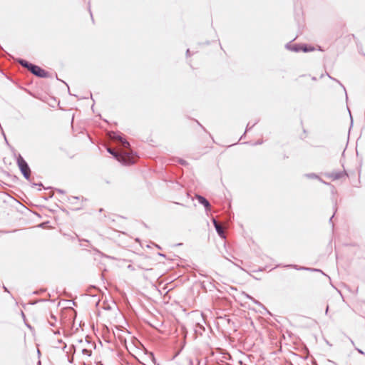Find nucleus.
Segmentation results:
<instances>
[{
  "label": "nucleus",
  "mask_w": 365,
  "mask_h": 365,
  "mask_svg": "<svg viewBox=\"0 0 365 365\" xmlns=\"http://www.w3.org/2000/svg\"><path fill=\"white\" fill-rule=\"evenodd\" d=\"M16 62L29 70L33 75L38 78H48L51 77V75L48 71L24 58H17L16 59Z\"/></svg>",
  "instance_id": "f257e3e1"
},
{
  "label": "nucleus",
  "mask_w": 365,
  "mask_h": 365,
  "mask_svg": "<svg viewBox=\"0 0 365 365\" xmlns=\"http://www.w3.org/2000/svg\"><path fill=\"white\" fill-rule=\"evenodd\" d=\"M16 164L21 174L24 173H31V170L26 160L23 158L20 153H14Z\"/></svg>",
  "instance_id": "f03ea898"
},
{
  "label": "nucleus",
  "mask_w": 365,
  "mask_h": 365,
  "mask_svg": "<svg viewBox=\"0 0 365 365\" xmlns=\"http://www.w3.org/2000/svg\"><path fill=\"white\" fill-rule=\"evenodd\" d=\"M277 267H286V268H292V269H294L296 270H305V271H309V272H321L322 274L324 275H326L324 274V272L320 269H318V268H312V267H301V266H299L297 264H279L277 265Z\"/></svg>",
  "instance_id": "7ed1b4c3"
},
{
  "label": "nucleus",
  "mask_w": 365,
  "mask_h": 365,
  "mask_svg": "<svg viewBox=\"0 0 365 365\" xmlns=\"http://www.w3.org/2000/svg\"><path fill=\"white\" fill-rule=\"evenodd\" d=\"M288 51L295 53L304 52L309 53L318 50L319 51L324 52L325 50L324 47H285Z\"/></svg>",
  "instance_id": "20e7f679"
},
{
  "label": "nucleus",
  "mask_w": 365,
  "mask_h": 365,
  "mask_svg": "<svg viewBox=\"0 0 365 365\" xmlns=\"http://www.w3.org/2000/svg\"><path fill=\"white\" fill-rule=\"evenodd\" d=\"M324 175L328 178H331L333 180H337L342 178L344 176H348V174L345 170L343 171H336L332 173H325Z\"/></svg>",
  "instance_id": "39448f33"
},
{
  "label": "nucleus",
  "mask_w": 365,
  "mask_h": 365,
  "mask_svg": "<svg viewBox=\"0 0 365 365\" xmlns=\"http://www.w3.org/2000/svg\"><path fill=\"white\" fill-rule=\"evenodd\" d=\"M212 222L218 236L221 239H225V235L224 233L223 228L221 227L220 225L218 224L217 220L215 218L212 219Z\"/></svg>",
  "instance_id": "423d86ee"
},
{
  "label": "nucleus",
  "mask_w": 365,
  "mask_h": 365,
  "mask_svg": "<svg viewBox=\"0 0 365 365\" xmlns=\"http://www.w3.org/2000/svg\"><path fill=\"white\" fill-rule=\"evenodd\" d=\"M113 137L120 140L125 146H129V143L125 138L124 135L119 131L114 133Z\"/></svg>",
  "instance_id": "0eeeda50"
},
{
  "label": "nucleus",
  "mask_w": 365,
  "mask_h": 365,
  "mask_svg": "<svg viewBox=\"0 0 365 365\" xmlns=\"http://www.w3.org/2000/svg\"><path fill=\"white\" fill-rule=\"evenodd\" d=\"M197 200L198 203L203 205L205 210H207L210 205L209 201L204 196L198 195H197Z\"/></svg>",
  "instance_id": "6e6552de"
},
{
  "label": "nucleus",
  "mask_w": 365,
  "mask_h": 365,
  "mask_svg": "<svg viewBox=\"0 0 365 365\" xmlns=\"http://www.w3.org/2000/svg\"><path fill=\"white\" fill-rule=\"evenodd\" d=\"M195 334L202 335V333L205 331V327L200 323H196L194 327Z\"/></svg>",
  "instance_id": "1a4fd4ad"
},
{
  "label": "nucleus",
  "mask_w": 365,
  "mask_h": 365,
  "mask_svg": "<svg viewBox=\"0 0 365 365\" xmlns=\"http://www.w3.org/2000/svg\"><path fill=\"white\" fill-rule=\"evenodd\" d=\"M327 76L332 81H336V83H338L340 86L343 88V90L345 92V95H346V100L347 101L348 100V96H347V93H346V88L345 86L340 82V81H339L338 79L331 76L329 73H327Z\"/></svg>",
  "instance_id": "9d476101"
},
{
  "label": "nucleus",
  "mask_w": 365,
  "mask_h": 365,
  "mask_svg": "<svg viewBox=\"0 0 365 365\" xmlns=\"http://www.w3.org/2000/svg\"><path fill=\"white\" fill-rule=\"evenodd\" d=\"M106 151L110 154L113 158L115 159V160H119V155L117 152H115L114 150H113L112 148H106Z\"/></svg>",
  "instance_id": "9b49d317"
},
{
  "label": "nucleus",
  "mask_w": 365,
  "mask_h": 365,
  "mask_svg": "<svg viewBox=\"0 0 365 365\" xmlns=\"http://www.w3.org/2000/svg\"><path fill=\"white\" fill-rule=\"evenodd\" d=\"M192 119L195 122H196V123H197V125H199V126L202 129V130H203L205 133H207V134L209 135V136L212 138V141H213L214 143H215V140H214V138H213L212 135H211V133H209V132L207 130V129H206V128H205V127H204V126H203V125H202V124H201V123H200L197 119H194V118H192Z\"/></svg>",
  "instance_id": "f8f14e48"
},
{
  "label": "nucleus",
  "mask_w": 365,
  "mask_h": 365,
  "mask_svg": "<svg viewBox=\"0 0 365 365\" xmlns=\"http://www.w3.org/2000/svg\"><path fill=\"white\" fill-rule=\"evenodd\" d=\"M304 177H306L308 179H315L318 180L320 178L319 175L314 173H309L304 174Z\"/></svg>",
  "instance_id": "ddd939ff"
},
{
  "label": "nucleus",
  "mask_w": 365,
  "mask_h": 365,
  "mask_svg": "<svg viewBox=\"0 0 365 365\" xmlns=\"http://www.w3.org/2000/svg\"><path fill=\"white\" fill-rule=\"evenodd\" d=\"M50 317L51 319H53V322L48 321V324L51 327H55L56 322H57V317L52 313H51Z\"/></svg>",
  "instance_id": "4468645a"
},
{
  "label": "nucleus",
  "mask_w": 365,
  "mask_h": 365,
  "mask_svg": "<svg viewBox=\"0 0 365 365\" xmlns=\"http://www.w3.org/2000/svg\"><path fill=\"white\" fill-rule=\"evenodd\" d=\"M252 302H253L255 304L261 307L263 309H264L269 314H270L269 310L266 308V307L262 304L260 302H259L258 300H257L256 299H255V300H251Z\"/></svg>",
  "instance_id": "2eb2a0df"
},
{
  "label": "nucleus",
  "mask_w": 365,
  "mask_h": 365,
  "mask_svg": "<svg viewBox=\"0 0 365 365\" xmlns=\"http://www.w3.org/2000/svg\"><path fill=\"white\" fill-rule=\"evenodd\" d=\"M333 208H334V214L332 215V216H331V217L329 218V223H331V224H333V222H332V219H333V217H334V216L335 213H336V211H337V206H336V201L334 202V207H333ZM333 225H332V226H333Z\"/></svg>",
  "instance_id": "dca6fc26"
},
{
  "label": "nucleus",
  "mask_w": 365,
  "mask_h": 365,
  "mask_svg": "<svg viewBox=\"0 0 365 365\" xmlns=\"http://www.w3.org/2000/svg\"><path fill=\"white\" fill-rule=\"evenodd\" d=\"M259 121V119H257L255 123L252 125H250V123H248L247 126H246V128H245V133L250 131L257 123H258V122Z\"/></svg>",
  "instance_id": "f3484780"
},
{
  "label": "nucleus",
  "mask_w": 365,
  "mask_h": 365,
  "mask_svg": "<svg viewBox=\"0 0 365 365\" xmlns=\"http://www.w3.org/2000/svg\"><path fill=\"white\" fill-rule=\"evenodd\" d=\"M68 201H69L71 203L74 204L76 201L79 200V197L77 196H70L67 197Z\"/></svg>",
  "instance_id": "a211bd4d"
},
{
  "label": "nucleus",
  "mask_w": 365,
  "mask_h": 365,
  "mask_svg": "<svg viewBox=\"0 0 365 365\" xmlns=\"http://www.w3.org/2000/svg\"><path fill=\"white\" fill-rule=\"evenodd\" d=\"M30 173H24V174H22V175L24 176V178L27 180L29 181V182H31V180H34V178H31L29 175Z\"/></svg>",
  "instance_id": "6ab92c4d"
},
{
  "label": "nucleus",
  "mask_w": 365,
  "mask_h": 365,
  "mask_svg": "<svg viewBox=\"0 0 365 365\" xmlns=\"http://www.w3.org/2000/svg\"><path fill=\"white\" fill-rule=\"evenodd\" d=\"M30 173H24V174H22V175L24 176V178L27 180L29 181V182H31V180H34V178H31L29 175Z\"/></svg>",
  "instance_id": "aec40b11"
},
{
  "label": "nucleus",
  "mask_w": 365,
  "mask_h": 365,
  "mask_svg": "<svg viewBox=\"0 0 365 365\" xmlns=\"http://www.w3.org/2000/svg\"><path fill=\"white\" fill-rule=\"evenodd\" d=\"M82 354L84 355H87L88 356H91L92 355V350L88 349H83Z\"/></svg>",
  "instance_id": "412c9836"
},
{
  "label": "nucleus",
  "mask_w": 365,
  "mask_h": 365,
  "mask_svg": "<svg viewBox=\"0 0 365 365\" xmlns=\"http://www.w3.org/2000/svg\"><path fill=\"white\" fill-rule=\"evenodd\" d=\"M242 294L250 300H255V298L252 296H251L250 294H249L248 293H247L245 292H242Z\"/></svg>",
  "instance_id": "4be33fe9"
},
{
  "label": "nucleus",
  "mask_w": 365,
  "mask_h": 365,
  "mask_svg": "<svg viewBox=\"0 0 365 365\" xmlns=\"http://www.w3.org/2000/svg\"><path fill=\"white\" fill-rule=\"evenodd\" d=\"M178 163H179V164H180L181 165H183V166H187V165H188V163H187L185 160H184V159H182V158H180V159L178 160Z\"/></svg>",
  "instance_id": "5701e85b"
},
{
  "label": "nucleus",
  "mask_w": 365,
  "mask_h": 365,
  "mask_svg": "<svg viewBox=\"0 0 365 365\" xmlns=\"http://www.w3.org/2000/svg\"><path fill=\"white\" fill-rule=\"evenodd\" d=\"M197 51H191L190 48H187L186 50V52H185V55H186V57L188 58L190 57L191 55L194 54L195 53H196Z\"/></svg>",
  "instance_id": "b1692460"
},
{
  "label": "nucleus",
  "mask_w": 365,
  "mask_h": 365,
  "mask_svg": "<svg viewBox=\"0 0 365 365\" xmlns=\"http://www.w3.org/2000/svg\"><path fill=\"white\" fill-rule=\"evenodd\" d=\"M285 46H309V45L307 44V43H294V44H292V41H289V43H287L285 44Z\"/></svg>",
  "instance_id": "393cba45"
},
{
  "label": "nucleus",
  "mask_w": 365,
  "mask_h": 365,
  "mask_svg": "<svg viewBox=\"0 0 365 365\" xmlns=\"http://www.w3.org/2000/svg\"><path fill=\"white\" fill-rule=\"evenodd\" d=\"M56 79H57L58 81H61L62 83H63L67 86V88H68V91L69 95L72 96V94H71V92H70V90H69V87H68V83H67L66 81H63V80H61V79L59 78V77H58V76H57V75H56Z\"/></svg>",
  "instance_id": "a878e982"
},
{
  "label": "nucleus",
  "mask_w": 365,
  "mask_h": 365,
  "mask_svg": "<svg viewBox=\"0 0 365 365\" xmlns=\"http://www.w3.org/2000/svg\"><path fill=\"white\" fill-rule=\"evenodd\" d=\"M331 187V192L332 195H334L336 193V189L334 185H330L329 186Z\"/></svg>",
  "instance_id": "bb28decb"
},
{
  "label": "nucleus",
  "mask_w": 365,
  "mask_h": 365,
  "mask_svg": "<svg viewBox=\"0 0 365 365\" xmlns=\"http://www.w3.org/2000/svg\"><path fill=\"white\" fill-rule=\"evenodd\" d=\"M348 110H349V116H350V119H351V123H350V127H349V130H350L351 128L353 126L354 120H353V118H352L351 111H350V110L349 108H348Z\"/></svg>",
  "instance_id": "cd10ccee"
},
{
  "label": "nucleus",
  "mask_w": 365,
  "mask_h": 365,
  "mask_svg": "<svg viewBox=\"0 0 365 365\" xmlns=\"http://www.w3.org/2000/svg\"><path fill=\"white\" fill-rule=\"evenodd\" d=\"M319 181L321 182L322 183L326 185H328V186H330V185H331L330 182H326L324 181L322 178H319Z\"/></svg>",
  "instance_id": "c85d7f7f"
},
{
  "label": "nucleus",
  "mask_w": 365,
  "mask_h": 365,
  "mask_svg": "<svg viewBox=\"0 0 365 365\" xmlns=\"http://www.w3.org/2000/svg\"><path fill=\"white\" fill-rule=\"evenodd\" d=\"M55 190H56V192H58L60 194H65L66 193V191L64 190H63V189L56 188Z\"/></svg>",
  "instance_id": "c756f323"
},
{
  "label": "nucleus",
  "mask_w": 365,
  "mask_h": 365,
  "mask_svg": "<svg viewBox=\"0 0 365 365\" xmlns=\"http://www.w3.org/2000/svg\"><path fill=\"white\" fill-rule=\"evenodd\" d=\"M307 76H309V75H307V74H302V75H300L298 76V78H297L295 79V81H298L299 78H304V77H307Z\"/></svg>",
  "instance_id": "7c9ffc66"
},
{
  "label": "nucleus",
  "mask_w": 365,
  "mask_h": 365,
  "mask_svg": "<svg viewBox=\"0 0 365 365\" xmlns=\"http://www.w3.org/2000/svg\"><path fill=\"white\" fill-rule=\"evenodd\" d=\"M45 292V290H44L43 289H39V290L35 291V292H34V294H41V293H43V292Z\"/></svg>",
  "instance_id": "2f4dec72"
},
{
  "label": "nucleus",
  "mask_w": 365,
  "mask_h": 365,
  "mask_svg": "<svg viewBox=\"0 0 365 365\" xmlns=\"http://www.w3.org/2000/svg\"><path fill=\"white\" fill-rule=\"evenodd\" d=\"M68 361L70 364H73L74 361V357L73 356H68Z\"/></svg>",
  "instance_id": "473e14b6"
},
{
  "label": "nucleus",
  "mask_w": 365,
  "mask_h": 365,
  "mask_svg": "<svg viewBox=\"0 0 365 365\" xmlns=\"http://www.w3.org/2000/svg\"><path fill=\"white\" fill-rule=\"evenodd\" d=\"M356 350L358 351V353L365 356V352L363 351L361 349H360L359 348H356Z\"/></svg>",
  "instance_id": "72a5a7b5"
},
{
  "label": "nucleus",
  "mask_w": 365,
  "mask_h": 365,
  "mask_svg": "<svg viewBox=\"0 0 365 365\" xmlns=\"http://www.w3.org/2000/svg\"><path fill=\"white\" fill-rule=\"evenodd\" d=\"M25 323V325L29 329H32L33 327H31V325L29 323L26 322V321L24 322Z\"/></svg>",
  "instance_id": "f704fd0d"
},
{
  "label": "nucleus",
  "mask_w": 365,
  "mask_h": 365,
  "mask_svg": "<svg viewBox=\"0 0 365 365\" xmlns=\"http://www.w3.org/2000/svg\"><path fill=\"white\" fill-rule=\"evenodd\" d=\"M21 317H22V318H23L24 322L26 321V315H25V314L22 311H21Z\"/></svg>",
  "instance_id": "c9c22d12"
},
{
  "label": "nucleus",
  "mask_w": 365,
  "mask_h": 365,
  "mask_svg": "<svg viewBox=\"0 0 365 365\" xmlns=\"http://www.w3.org/2000/svg\"><path fill=\"white\" fill-rule=\"evenodd\" d=\"M3 135H4V139H5V141H6V144H7L8 145H9V142H8V140H7V138H6V135L4 134V132H3Z\"/></svg>",
  "instance_id": "e433bc0d"
},
{
  "label": "nucleus",
  "mask_w": 365,
  "mask_h": 365,
  "mask_svg": "<svg viewBox=\"0 0 365 365\" xmlns=\"http://www.w3.org/2000/svg\"><path fill=\"white\" fill-rule=\"evenodd\" d=\"M262 143V140H257L256 143H255L254 145H261Z\"/></svg>",
  "instance_id": "4c0bfd02"
},
{
  "label": "nucleus",
  "mask_w": 365,
  "mask_h": 365,
  "mask_svg": "<svg viewBox=\"0 0 365 365\" xmlns=\"http://www.w3.org/2000/svg\"><path fill=\"white\" fill-rule=\"evenodd\" d=\"M3 289H4V292L9 293L8 288L6 287H5L4 285H3Z\"/></svg>",
  "instance_id": "58836bf2"
},
{
  "label": "nucleus",
  "mask_w": 365,
  "mask_h": 365,
  "mask_svg": "<svg viewBox=\"0 0 365 365\" xmlns=\"http://www.w3.org/2000/svg\"><path fill=\"white\" fill-rule=\"evenodd\" d=\"M30 183L31 184V186L33 187H36V182H33V180H31V182H30Z\"/></svg>",
  "instance_id": "ea45409f"
},
{
  "label": "nucleus",
  "mask_w": 365,
  "mask_h": 365,
  "mask_svg": "<svg viewBox=\"0 0 365 365\" xmlns=\"http://www.w3.org/2000/svg\"><path fill=\"white\" fill-rule=\"evenodd\" d=\"M158 255L161 256V257H165V254H163V253H161V252H158Z\"/></svg>",
  "instance_id": "a19ab883"
},
{
  "label": "nucleus",
  "mask_w": 365,
  "mask_h": 365,
  "mask_svg": "<svg viewBox=\"0 0 365 365\" xmlns=\"http://www.w3.org/2000/svg\"><path fill=\"white\" fill-rule=\"evenodd\" d=\"M96 365H103V362L101 361H96Z\"/></svg>",
  "instance_id": "79ce46f5"
},
{
  "label": "nucleus",
  "mask_w": 365,
  "mask_h": 365,
  "mask_svg": "<svg viewBox=\"0 0 365 365\" xmlns=\"http://www.w3.org/2000/svg\"><path fill=\"white\" fill-rule=\"evenodd\" d=\"M53 197V195H49L48 196L44 197L45 200H48V198H51Z\"/></svg>",
  "instance_id": "37998d69"
},
{
  "label": "nucleus",
  "mask_w": 365,
  "mask_h": 365,
  "mask_svg": "<svg viewBox=\"0 0 365 365\" xmlns=\"http://www.w3.org/2000/svg\"><path fill=\"white\" fill-rule=\"evenodd\" d=\"M36 186L43 187V184L41 182H36Z\"/></svg>",
  "instance_id": "c03bdc74"
},
{
  "label": "nucleus",
  "mask_w": 365,
  "mask_h": 365,
  "mask_svg": "<svg viewBox=\"0 0 365 365\" xmlns=\"http://www.w3.org/2000/svg\"><path fill=\"white\" fill-rule=\"evenodd\" d=\"M153 245H155L158 249H159V250H161V249H162V248H161V247H160V245H157V244H155V243H153Z\"/></svg>",
  "instance_id": "a18cd8bd"
},
{
  "label": "nucleus",
  "mask_w": 365,
  "mask_h": 365,
  "mask_svg": "<svg viewBox=\"0 0 365 365\" xmlns=\"http://www.w3.org/2000/svg\"><path fill=\"white\" fill-rule=\"evenodd\" d=\"M100 253H101V255L103 257H107V258H111L110 257H109V256H108V255H104V254H103V253H102V252H100Z\"/></svg>",
  "instance_id": "49530a36"
},
{
  "label": "nucleus",
  "mask_w": 365,
  "mask_h": 365,
  "mask_svg": "<svg viewBox=\"0 0 365 365\" xmlns=\"http://www.w3.org/2000/svg\"><path fill=\"white\" fill-rule=\"evenodd\" d=\"M312 81H317V77H315V76H312Z\"/></svg>",
  "instance_id": "de8ad7c7"
},
{
  "label": "nucleus",
  "mask_w": 365,
  "mask_h": 365,
  "mask_svg": "<svg viewBox=\"0 0 365 365\" xmlns=\"http://www.w3.org/2000/svg\"><path fill=\"white\" fill-rule=\"evenodd\" d=\"M245 135H246V133L245 132L240 137V140H242V138H244L245 137Z\"/></svg>",
  "instance_id": "09e8293b"
},
{
  "label": "nucleus",
  "mask_w": 365,
  "mask_h": 365,
  "mask_svg": "<svg viewBox=\"0 0 365 365\" xmlns=\"http://www.w3.org/2000/svg\"><path fill=\"white\" fill-rule=\"evenodd\" d=\"M61 210L63 212H66L67 214L68 213V212L66 209H64V208H61Z\"/></svg>",
  "instance_id": "8fccbe9b"
},
{
  "label": "nucleus",
  "mask_w": 365,
  "mask_h": 365,
  "mask_svg": "<svg viewBox=\"0 0 365 365\" xmlns=\"http://www.w3.org/2000/svg\"><path fill=\"white\" fill-rule=\"evenodd\" d=\"M328 311H329V306L327 305V308H326V311H325L326 314L328 313Z\"/></svg>",
  "instance_id": "3c124183"
},
{
  "label": "nucleus",
  "mask_w": 365,
  "mask_h": 365,
  "mask_svg": "<svg viewBox=\"0 0 365 365\" xmlns=\"http://www.w3.org/2000/svg\"><path fill=\"white\" fill-rule=\"evenodd\" d=\"M142 224L143 225V226H144L145 227H146V228H148V225H147L144 222H142Z\"/></svg>",
  "instance_id": "603ef678"
},
{
  "label": "nucleus",
  "mask_w": 365,
  "mask_h": 365,
  "mask_svg": "<svg viewBox=\"0 0 365 365\" xmlns=\"http://www.w3.org/2000/svg\"><path fill=\"white\" fill-rule=\"evenodd\" d=\"M105 309L110 310V309H111V307H110V306H108L107 307L105 308Z\"/></svg>",
  "instance_id": "864d4df0"
},
{
  "label": "nucleus",
  "mask_w": 365,
  "mask_h": 365,
  "mask_svg": "<svg viewBox=\"0 0 365 365\" xmlns=\"http://www.w3.org/2000/svg\"><path fill=\"white\" fill-rule=\"evenodd\" d=\"M359 53L363 54L364 56H365V54L362 52V50H361V49H360V50L359 51Z\"/></svg>",
  "instance_id": "5fc2aeb1"
},
{
  "label": "nucleus",
  "mask_w": 365,
  "mask_h": 365,
  "mask_svg": "<svg viewBox=\"0 0 365 365\" xmlns=\"http://www.w3.org/2000/svg\"><path fill=\"white\" fill-rule=\"evenodd\" d=\"M58 343H63V340L61 339H58Z\"/></svg>",
  "instance_id": "6e6d98bb"
},
{
  "label": "nucleus",
  "mask_w": 365,
  "mask_h": 365,
  "mask_svg": "<svg viewBox=\"0 0 365 365\" xmlns=\"http://www.w3.org/2000/svg\"><path fill=\"white\" fill-rule=\"evenodd\" d=\"M347 38H348L349 39L354 38V36H347Z\"/></svg>",
  "instance_id": "4d7b16f0"
},
{
  "label": "nucleus",
  "mask_w": 365,
  "mask_h": 365,
  "mask_svg": "<svg viewBox=\"0 0 365 365\" xmlns=\"http://www.w3.org/2000/svg\"><path fill=\"white\" fill-rule=\"evenodd\" d=\"M67 347V345L65 344H64V346L63 347V350L64 351L66 349V348Z\"/></svg>",
  "instance_id": "13d9d810"
},
{
  "label": "nucleus",
  "mask_w": 365,
  "mask_h": 365,
  "mask_svg": "<svg viewBox=\"0 0 365 365\" xmlns=\"http://www.w3.org/2000/svg\"><path fill=\"white\" fill-rule=\"evenodd\" d=\"M220 51H222L224 53H225V51L223 50V47L222 46H220Z\"/></svg>",
  "instance_id": "bf43d9fd"
},
{
  "label": "nucleus",
  "mask_w": 365,
  "mask_h": 365,
  "mask_svg": "<svg viewBox=\"0 0 365 365\" xmlns=\"http://www.w3.org/2000/svg\"><path fill=\"white\" fill-rule=\"evenodd\" d=\"M54 334H60V331H56V332H54Z\"/></svg>",
  "instance_id": "052dcab7"
},
{
  "label": "nucleus",
  "mask_w": 365,
  "mask_h": 365,
  "mask_svg": "<svg viewBox=\"0 0 365 365\" xmlns=\"http://www.w3.org/2000/svg\"><path fill=\"white\" fill-rule=\"evenodd\" d=\"M288 158V156H287V155H284V159H285V158Z\"/></svg>",
  "instance_id": "680f3d73"
},
{
  "label": "nucleus",
  "mask_w": 365,
  "mask_h": 365,
  "mask_svg": "<svg viewBox=\"0 0 365 365\" xmlns=\"http://www.w3.org/2000/svg\"><path fill=\"white\" fill-rule=\"evenodd\" d=\"M128 268L132 269V265H130H130H128Z\"/></svg>",
  "instance_id": "e2e57ef3"
},
{
  "label": "nucleus",
  "mask_w": 365,
  "mask_h": 365,
  "mask_svg": "<svg viewBox=\"0 0 365 365\" xmlns=\"http://www.w3.org/2000/svg\"><path fill=\"white\" fill-rule=\"evenodd\" d=\"M128 268L132 269V265H130H130H128Z\"/></svg>",
  "instance_id": "0e129e2a"
},
{
  "label": "nucleus",
  "mask_w": 365,
  "mask_h": 365,
  "mask_svg": "<svg viewBox=\"0 0 365 365\" xmlns=\"http://www.w3.org/2000/svg\"><path fill=\"white\" fill-rule=\"evenodd\" d=\"M190 364L192 365V360L190 361Z\"/></svg>",
  "instance_id": "69168bd1"
},
{
  "label": "nucleus",
  "mask_w": 365,
  "mask_h": 365,
  "mask_svg": "<svg viewBox=\"0 0 365 365\" xmlns=\"http://www.w3.org/2000/svg\"><path fill=\"white\" fill-rule=\"evenodd\" d=\"M46 299H41L40 302H46Z\"/></svg>",
  "instance_id": "338daca9"
},
{
  "label": "nucleus",
  "mask_w": 365,
  "mask_h": 365,
  "mask_svg": "<svg viewBox=\"0 0 365 365\" xmlns=\"http://www.w3.org/2000/svg\"><path fill=\"white\" fill-rule=\"evenodd\" d=\"M38 356L41 354V352L39 350H38Z\"/></svg>",
  "instance_id": "774afa93"
}]
</instances>
